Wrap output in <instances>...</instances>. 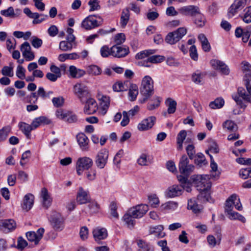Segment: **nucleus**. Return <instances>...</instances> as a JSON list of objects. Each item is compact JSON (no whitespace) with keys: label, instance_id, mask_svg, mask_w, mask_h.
Here are the masks:
<instances>
[{"label":"nucleus","instance_id":"nucleus-46","mask_svg":"<svg viewBox=\"0 0 251 251\" xmlns=\"http://www.w3.org/2000/svg\"><path fill=\"white\" fill-rule=\"evenodd\" d=\"M75 41H70V40L62 41L60 42L59 48L63 50L66 51L70 50L73 48Z\"/></svg>","mask_w":251,"mask_h":251},{"label":"nucleus","instance_id":"nucleus-40","mask_svg":"<svg viewBox=\"0 0 251 251\" xmlns=\"http://www.w3.org/2000/svg\"><path fill=\"white\" fill-rule=\"evenodd\" d=\"M129 81L125 82L124 83L122 82H117L113 85V89L116 92H121L126 91L128 88Z\"/></svg>","mask_w":251,"mask_h":251},{"label":"nucleus","instance_id":"nucleus-25","mask_svg":"<svg viewBox=\"0 0 251 251\" xmlns=\"http://www.w3.org/2000/svg\"><path fill=\"white\" fill-rule=\"evenodd\" d=\"M34 197L31 194L25 195L24 199L23 208L26 211L30 210L34 203Z\"/></svg>","mask_w":251,"mask_h":251},{"label":"nucleus","instance_id":"nucleus-12","mask_svg":"<svg viewBox=\"0 0 251 251\" xmlns=\"http://www.w3.org/2000/svg\"><path fill=\"white\" fill-rule=\"evenodd\" d=\"M148 210V205L140 204L130 208L128 211L133 217L140 218L146 213Z\"/></svg>","mask_w":251,"mask_h":251},{"label":"nucleus","instance_id":"nucleus-7","mask_svg":"<svg viewBox=\"0 0 251 251\" xmlns=\"http://www.w3.org/2000/svg\"><path fill=\"white\" fill-rule=\"evenodd\" d=\"M189 162L187 156L182 155L178 164L179 171L182 175L189 176L193 172L195 167L193 165L190 164Z\"/></svg>","mask_w":251,"mask_h":251},{"label":"nucleus","instance_id":"nucleus-5","mask_svg":"<svg viewBox=\"0 0 251 251\" xmlns=\"http://www.w3.org/2000/svg\"><path fill=\"white\" fill-rule=\"evenodd\" d=\"M209 151L214 153H217L219 152V148L216 143L215 142L211 143L209 146V150L206 151V153L209 154L210 157V167L211 168L210 176L214 179H217L219 178L221 172L218 170V165L214 161L212 156L209 154Z\"/></svg>","mask_w":251,"mask_h":251},{"label":"nucleus","instance_id":"nucleus-51","mask_svg":"<svg viewBox=\"0 0 251 251\" xmlns=\"http://www.w3.org/2000/svg\"><path fill=\"white\" fill-rule=\"evenodd\" d=\"M223 128L227 129L230 131H233L237 129L236 125L231 121L227 120L223 124Z\"/></svg>","mask_w":251,"mask_h":251},{"label":"nucleus","instance_id":"nucleus-17","mask_svg":"<svg viewBox=\"0 0 251 251\" xmlns=\"http://www.w3.org/2000/svg\"><path fill=\"white\" fill-rule=\"evenodd\" d=\"M156 117L150 116L142 120L138 126V128L140 131L147 130L151 129L156 122Z\"/></svg>","mask_w":251,"mask_h":251},{"label":"nucleus","instance_id":"nucleus-29","mask_svg":"<svg viewBox=\"0 0 251 251\" xmlns=\"http://www.w3.org/2000/svg\"><path fill=\"white\" fill-rule=\"evenodd\" d=\"M50 123V120L45 116H41L34 119L32 123L31 126L33 130L37 128L39 126L42 124L48 125Z\"/></svg>","mask_w":251,"mask_h":251},{"label":"nucleus","instance_id":"nucleus-37","mask_svg":"<svg viewBox=\"0 0 251 251\" xmlns=\"http://www.w3.org/2000/svg\"><path fill=\"white\" fill-rule=\"evenodd\" d=\"M166 104L168 107L167 112L169 114H173L176 108L177 103L176 100L169 98L166 100Z\"/></svg>","mask_w":251,"mask_h":251},{"label":"nucleus","instance_id":"nucleus-55","mask_svg":"<svg viewBox=\"0 0 251 251\" xmlns=\"http://www.w3.org/2000/svg\"><path fill=\"white\" fill-rule=\"evenodd\" d=\"M0 13L1 15L5 17L13 19V15H14V8L12 6H10L6 9L1 10Z\"/></svg>","mask_w":251,"mask_h":251},{"label":"nucleus","instance_id":"nucleus-57","mask_svg":"<svg viewBox=\"0 0 251 251\" xmlns=\"http://www.w3.org/2000/svg\"><path fill=\"white\" fill-rule=\"evenodd\" d=\"M111 48H109L107 46H102L100 50V55L102 57H107L112 55Z\"/></svg>","mask_w":251,"mask_h":251},{"label":"nucleus","instance_id":"nucleus-33","mask_svg":"<svg viewBox=\"0 0 251 251\" xmlns=\"http://www.w3.org/2000/svg\"><path fill=\"white\" fill-rule=\"evenodd\" d=\"M86 205V206H79V209H81L82 212H86L89 209L93 212H96L99 209V206L98 203L96 202L92 201L91 200L90 201V202H88Z\"/></svg>","mask_w":251,"mask_h":251},{"label":"nucleus","instance_id":"nucleus-19","mask_svg":"<svg viewBox=\"0 0 251 251\" xmlns=\"http://www.w3.org/2000/svg\"><path fill=\"white\" fill-rule=\"evenodd\" d=\"M93 237L95 240L99 244L101 240L105 239L107 236V232L104 228L97 227L93 231Z\"/></svg>","mask_w":251,"mask_h":251},{"label":"nucleus","instance_id":"nucleus-4","mask_svg":"<svg viewBox=\"0 0 251 251\" xmlns=\"http://www.w3.org/2000/svg\"><path fill=\"white\" fill-rule=\"evenodd\" d=\"M140 93L145 98L142 102H145L153 93V81L149 75L144 76L140 87Z\"/></svg>","mask_w":251,"mask_h":251},{"label":"nucleus","instance_id":"nucleus-50","mask_svg":"<svg viewBox=\"0 0 251 251\" xmlns=\"http://www.w3.org/2000/svg\"><path fill=\"white\" fill-rule=\"evenodd\" d=\"M239 176L243 179L251 177V167L241 169L239 173Z\"/></svg>","mask_w":251,"mask_h":251},{"label":"nucleus","instance_id":"nucleus-47","mask_svg":"<svg viewBox=\"0 0 251 251\" xmlns=\"http://www.w3.org/2000/svg\"><path fill=\"white\" fill-rule=\"evenodd\" d=\"M101 100L100 105L103 114H105L110 104V98L108 96H102L100 99Z\"/></svg>","mask_w":251,"mask_h":251},{"label":"nucleus","instance_id":"nucleus-43","mask_svg":"<svg viewBox=\"0 0 251 251\" xmlns=\"http://www.w3.org/2000/svg\"><path fill=\"white\" fill-rule=\"evenodd\" d=\"M186 29L183 27H180L176 30L173 32L176 42V43L179 41L186 34Z\"/></svg>","mask_w":251,"mask_h":251},{"label":"nucleus","instance_id":"nucleus-10","mask_svg":"<svg viewBox=\"0 0 251 251\" xmlns=\"http://www.w3.org/2000/svg\"><path fill=\"white\" fill-rule=\"evenodd\" d=\"M247 4V0H234L228 9L227 16L229 18L232 17L239 11L242 9Z\"/></svg>","mask_w":251,"mask_h":251},{"label":"nucleus","instance_id":"nucleus-21","mask_svg":"<svg viewBox=\"0 0 251 251\" xmlns=\"http://www.w3.org/2000/svg\"><path fill=\"white\" fill-rule=\"evenodd\" d=\"M91 200L89 191L79 187V205H86Z\"/></svg>","mask_w":251,"mask_h":251},{"label":"nucleus","instance_id":"nucleus-58","mask_svg":"<svg viewBox=\"0 0 251 251\" xmlns=\"http://www.w3.org/2000/svg\"><path fill=\"white\" fill-rule=\"evenodd\" d=\"M88 72L89 74L94 75H99L101 73L100 68L96 65H91L88 68Z\"/></svg>","mask_w":251,"mask_h":251},{"label":"nucleus","instance_id":"nucleus-11","mask_svg":"<svg viewBox=\"0 0 251 251\" xmlns=\"http://www.w3.org/2000/svg\"><path fill=\"white\" fill-rule=\"evenodd\" d=\"M102 20L98 21L95 16H90L85 18L81 23V26L87 30H90L101 25Z\"/></svg>","mask_w":251,"mask_h":251},{"label":"nucleus","instance_id":"nucleus-6","mask_svg":"<svg viewBox=\"0 0 251 251\" xmlns=\"http://www.w3.org/2000/svg\"><path fill=\"white\" fill-rule=\"evenodd\" d=\"M50 222L56 231H61L64 228V219L60 213L53 211L50 218Z\"/></svg>","mask_w":251,"mask_h":251},{"label":"nucleus","instance_id":"nucleus-41","mask_svg":"<svg viewBox=\"0 0 251 251\" xmlns=\"http://www.w3.org/2000/svg\"><path fill=\"white\" fill-rule=\"evenodd\" d=\"M225 103V101L221 98H217L215 100L211 101L209 103V107L213 109H219L222 108Z\"/></svg>","mask_w":251,"mask_h":251},{"label":"nucleus","instance_id":"nucleus-3","mask_svg":"<svg viewBox=\"0 0 251 251\" xmlns=\"http://www.w3.org/2000/svg\"><path fill=\"white\" fill-rule=\"evenodd\" d=\"M155 50H144L137 53L135 55V58L136 59H143L146 57H148L146 63H161L164 61H166L167 63H172L176 61L175 59L172 56H169L167 58L159 55H154L149 56L155 53Z\"/></svg>","mask_w":251,"mask_h":251},{"label":"nucleus","instance_id":"nucleus-39","mask_svg":"<svg viewBox=\"0 0 251 251\" xmlns=\"http://www.w3.org/2000/svg\"><path fill=\"white\" fill-rule=\"evenodd\" d=\"M135 219V218L133 217L131 215V214L129 213L128 210L123 216L124 221L125 222L127 226L130 228L133 227L135 222L134 220Z\"/></svg>","mask_w":251,"mask_h":251},{"label":"nucleus","instance_id":"nucleus-23","mask_svg":"<svg viewBox=\"0 0 251 251\" xmlns=\"http://www.w3.org/2000/svg\"><path fill=\"white\" fill-rule=\"evenodd\" d=\"M164 227L162 225H157L151 226L149 228V234L153 235L157 238H162L165 236V233L163 232Z\"/></svg>","mask_w":251,"mask_h":251},{"label":"nucleus","instance_id":"nucleus-16","mask_svg":"<svg viewBox=\"0 0 251 251\" xmlns=\"http://www.w3.org/2000/svg\"><path fill=\"white\" fill-rule=\"evenodd\" d=\"M112 56L116 57H123L127 55L129 52V48L126 47H121L114 45L111 47Z\"/></svg>","mask_w":251,"mask_h":251},{"label":"nucleus","instance_id":"nucleus-15","mask_svg":"<svg viewBox=\"0 0 251 251\" xmlns=\"http://www.w3.org/2000/svg\"><path fill=\"white\" fill-rule=\"evenodd\" d=\"M44 232V228L41 227L37 230V232L34 231L27 232L26 233V236L28 241L34 242L35 245H37L42 239Z\"/></svg>","mask_w":251,"mask_h":251},{"label":"nucleus","instance_id":"nucleus-14","mask_svg":"<svg viewBox=\"0 0 251 251\" xmlns=\"http://www.w3.org/2000/svg\"><path fill=\"white\" fill-rule=\"evenodd\" d=\"M20 50L22 53L23 56L26 61H30L34 59V54L31 51V47L27 42H25L21 45Z\"/></svg>","mask_w":251,"mask_h":251},{"label":"nucleus","instance_id":"nucleus-24","mask_svg":"<svg viewBox=\"0 0 251 251\" xmlns=\"http://www.w3.org/2000/svg\"><path fill=\"white\" fill-rule=\"evenodd\" d=\"M41 196L43 199V205L44 207L48 208L51 205L52 199L49 194L47 188L44 187L42 189Z\"/></svg>","mask_w":251,"mask_h":251},{"label":"nucleus","instance_id":"nucleus-61","mask_svg":"<svg viewBox=\"0 0 251 251\" xmlns=\"http://www.w3.org/2000/svg\"><path fill=\"white\" fill-rule=\"evenodd\" d=\"M83 97H86V100L90 98L89 90L87 87L81 86L79 84V98Z\"/></svg>","mask_w":251,"mask_h":251},{"label":"nucleus","instance_id":"nucleus-52","mask_svg":"<svg viewBox=\"0 0 251 251\" xmlns=\"http://www.w3.org/2000/svg\"><path fill=\"white\" fill-rule=\"evenodd\" d=\"M149 203L153 207H156L159 203V201L155 194H151L148 196Z\"/></svg>","mask_w":251,"mask_h":251},{"label":"nucleus","instance_id":"nucleus-1","mask_svg":"<svg viewBox=\"0 0 251 251\" xmlns=\"http://www.w3.org/2000/svg\"><path fill=\"white\" fill-rule=\"evenodd\" d=\"M242 71L244 74L243 81L248 93L244 88L239 87L238 94H233L232 98L241 108L245 109L247 107V103H251V65L244 64Z\"/></svg>","mask_w":251,"mask_h":251},{"label":"nucleus","instance_id":"nucleus-42","mask_svg":"<svg viewBox=\"0 0 251 251\" xmlns=\"http://www.w3.org/2000/svg\"><path fill=\"white\" fill-rule=\"evenodd\" d=\"M137 245L138 246V251H154L153 248L151 245L142 240L139 241L137 242Z\"/></svg>","mask_w":251,"mask_h":251},{"label":"nucleus","instance_id":"nucleus-27","mask_svg":"<svg viewBox=\"0 0 251 251\" xmlns=\"http://www.w3.org/2000/svg\"><path fill=\"white\" fill-rule=\"evenodd\" d=\"M187 207L195 213H200L203 208L202 205L198 204L194 199H190L188 201Z\"/></svg>","mask_w":251,"mask_h":251},{"label":"nucleus","instance_id":"nucleus-9","mask_svg":"<svg viewBox=\"0 0 251 251\" xmlns=\"http://www.w3.org/2000/svg\"><path fill=\"white\" fill-rule=\"evenodd\" d=\"M84 105L83 112L87 115L93 114L98 109L96 101L92 98H89L83 103Z\"/></svg>","mask_w":251,"mask_h":251},{"label":"nucleus","instance_id":"nucleus-18","mask_svg":"<svg viewBox=\"0 0 251 251\" xmlns=\"http://www.w3.org/2000/svg\"><path fill=\"white\" fill-rule=\"evenodd\" d=\"M199 8L195 5H187L180 7L178 9V12L184 16H194L199 12Z\"/></svg>","mask_w":251,"mask_h":251},{"label":"nucleus","instance_id":"nucleus-36","mask_svg":"<svg viewBox=\"0 0 251 251\" xmlns=\"http://www.w3.org/2000/svg\"><path fill=\"white\" fill-rule=\"evenodd\" d=\"M194 23L198 27H203L206 23V19L204 15L200 13V9L199 12L195 15Z\"/></svg>","mask_w":251,"mask_h":251},{"label":"nucleus","instance_id":"nucleus-32","mask_svg":"<svg viewBox=\"0 0 251 251\" xmlns=\"http://www.w3.org/2000/svg\"><path fill=\"white\" fill-rule=\"evenodd\" d=\"M129 92L128 95L131 100H134L138 94V86L135 84L131 83L130 82L128 83Z\"/></svg>","mask_w":251,"mask_h":251},{"label":"nucleus","instance_id":"nucleus-53","mask_svg":"<svg viewBox=\"0 0 251 251\" xmlns=\"http://www.w3.org/2000/svg\"><path fill=\"white\" fill-rule=\"evenodd\" d=\"M55 114L58 118L65 120L70 115V112L59 109L56 110Z\"/></svg>","mask_w":251,"mask_h":251},{"label":"nucleus","instance_id":"nucleus-28","mask_svg":"<svg viewBox=\"0 0 251 251\" xmlns=\"http://www.w3.org/2000/svg\"><path fill=\"white\" fill-rule=\"evenodd\" d=\"M19 127L20 130L24 133L27 138H30V132L33 130L31 125L27 124L24 122H20L19 124Z\"/></svg>","mask_w":251,"mask_h":251},{"label":"nucleus","instance_id":"nucleus-20","mask_svg":"<svg viewBox=\"0 0 251 251\" xmlns=\"http://www.w3.org/2000/svg\"><path fill=\"white\" fill-rule=\"evenodd\" d=\"M183 189L181 186L174 185L168 188L166 195L169 198H174L181 195Z\"/></svg>","mask_w":251,"mask_h":251},{"label":"nucleus","instance_id":"nucleus-22","mask_svg":"<svg viewBox=\"0 0 251 251\" xmlns=\"http://www.w3.org/2000/svg\"><path fill=\"white\" fill-rule=\"evenodd\" d=\"M89 139L83 133H79V148L82 151H88L90 149Z\"/></svg>","mask_w":251,"mask_h":251},{"label":"nucleus","instance_id":"nucleus-56","mask_svg":"<svg viewBox=\"0 0 251 251\" xmlns=\"http://www.w3.org/2000/svg\"><path fill=\"white\" fill-rule=\"evenodd\" d=\"M64 100V99L62 97L59 96L58 97L53 98L52 99V102L54 107L58 108L61 107L63 105Z\"/></svg>","mask_w":251,"mask_h":251},{"label":"nucleus","instance_id":"nucleus-34","mask_svg":"<svg viewBox=\"0 0 251 251\" xmlns=\"http://www.w3.org/2000/svg\"><path fill=\"white\" fill-rule=\"evenodd\" d=\"M130 17V12L128 8L123 10L120 18V24L123 27L127 25Z\"/></svg>","mask_w":251,"mask_h":251},{"label":"nucleus","instance_id":"nucleus-63","mask_svg":"<svg viewBox=\"0 0 251 251\" xmlns=\"http://www.w3.org/2000/svg\"><path fill=\"white\" fill-rule=\"evenodd\" d=\"M161 101L160 98L158 97H156L154 98V102L153 103H150L148 105V109L150 110H151L157 108L159 105Z\"/></svg>","mask_w":251,"mask_h":251},{"label":"nucleus","instance_id":"nucleus-44","mask_svg":"<svg viewBox=\"0 0 251 251\" xmlns=\"http://www.w3.org/2000/svg\"><path fill=\"white\" fill-rule=\"evenodd\" d=\"M186 29L183 27H180L176 30L173 32L176 42V43L179 41L186 34Z\"/></svg>","mask_w":251,"mask_h":251},{"label":"nucleus","instance_id":"nucleus-30","mask_svg":"<svg viewBox=\"0 0 251 251\" xmlns=\"http://www.w3.org/2000/svg\"><path fill=\"white\" fill-rule=\"evenodd\" d=\"M178 206V203L173 201H170L162 204L160 207L161 211L174 210Z\"/></svg>","mask_w":251,"mask_h":251},{"label":"nucleus","instance_id":"nucleus-8","mask_svg":"<svg viewBox=\"0 0 251 251\" xmlns=\"http://www.w3.org/2000/svg\"><path fill=\"white\" fill-rule=\"evenodd\" d=\"M109 156L108 151L105 149L100 150L96 156L95 163L97 167L103 169L106 166Z\"/></svg>","mask_w":251,"mask_h":251},{"label":"nucleus","instance_id":"nucleus-60","mask_svg":"<svg viewBox=\"0 0 251 251\" xmlns=\"http://www.w3.org/2000/svg\"><path fill=\"white\" fill-rule=\"evenodd\" d=\"M89 230L88 228L85 226L81 227L79 230V236L82 240L85 241L88 237Z\"/></svg>","mask_w":251,"mask_h":251},{"label":"nucleus","instance_id":"nucleus-64","mask_svg":"<svg viewBox=\"0 0 251 251\" xmlns=\"http://www.w3.org/2000/svg\"><path fill=\"white\" fill-rule=\"evenodd\" d=\"M25 70L21 65H18L16 71V75L20 79H24L25 78Z\"/></svg>","mask_w":251,"mask_h":251},{"label":"nucleus","instance_id":"nucleus-2","mask_svg":"<svg viewBox=\"0 0 251 251\" xmlns=\"http://www.w3.org/2000/svg\"><path fill=\"white\" fill-rule=\"evenodd\" d=\"M192 180L195 183L197 190L200 193L198 195V200L201 202L208 201L213 202L211 199L209 189L211 187V183L209 176L208 175H193Z\"/></svg>","mask_w":251,"mask_h":251},{"label":"nucleus","instance_id":"nucleus-45","mask_svg":"<svg viewBox=\"0 0 251 251\" xmlns=\"http://www.w3.org/2000/svg\"><path fill=\"white\" fill-rule=\"evenodd\" d=\"M186 137V131L184 130H181L177 136V149L180 150L182 149V144Z\"/></svg>","mask_w":251,"mask_h":251},{"label":"nucleus","instance_id":"nucleus-48","mask_svg":"<svg viewBox=\"0 0 251 251\" xmlns=\"http://www.w3.org/2000/svg\"><path fill=\"white\" fill-rule=\"evenodd\" d=\"M221 235H217V239L216 240L215 237L213 235H210L207 237V240L209 245L213 248L217 244H219L221 241Z\"/></svg>","mask_w":251,"mask_h":251},{"label":"nucleus","instance_id":"nucleus-59","mask_svg":"<svg viewBox=\"0 0 251 251\" xmlns=\"http://www.w3.org/2000/svg\"><path fill=\"white\" fill-rule=\"evenodd\" d=\"M251 35V25L247 26L246 28H244V31L242 35V41L244 43H246L248 41Z\"/></svg>","mask_w":251,"mask_h":251},{"label":"nucleus","instance_id":"nucleus-26","mask_svg":"<svg viewBox=\"0 0 251 251\" xmlns=\"http://www.w3.org/2000/svg\"><path fill=\"white\" fill-rule=\"evenodd\" d=\"M92 159L88 157H83L79 158V171L81 170H88L93 165Z\"/></svg>","mask_w":251,"mask_h":251},{"label":"nucleus","instance_id":"nucleus-38","mask_svg":"<svg viewBox=\"0 0 251 251\" xmlns=\"http://www.w3.org/2000/svg\"><path fill=\"white\" fill-rule=\"evenodd\" d=\"M237 195L233 194L230 196L226 201L225 211L227 212L233 209L234 203L236 202Z\"/></svg>","mask_w":251,"mask_h":251},{"label":"nucleus","instance_id":"nucleus-31","mask_svg":"<svg viewBox=\"0 0 251 251\" xmlns=\"http://www.w3.org/2000/svg\"><path fill=\"white\" fill-rule=\"evenodd\" d=\"M212 67L222 75H228L230 72L229 67L226 64H212Z\"/></svg>","mask_w":251,"mask_h":251},{"label":"nucleus","instance_id":"nucleus-49","mask_svg":"<svg viewBox=\"0 0 251 251\" xmlns=\"http://www.w3.org/2000/svg\"><path fill=\"white\" fill-rule=\"evenodd\" d=\"M13 69L14 67L12 65L4 66L1 71V74L4 76L12 77L14 75Z\"/></svg>","mask_w":251,"mask_h":251},{"label":"nucleus","instance_id":"nucleus-35","mask_svg":"<svg viewBox=\"0 0 251 251\" xmlns=\"http://www.w3.org/2000/svg\"><path fill=\"white\" fill-rule=\"evenodd\" d=\"M228 218L231 220H239L244 223L246 222V219L242 215L232 210L226 212Z\"/></svg>","mask_w":251,"mask_h":251},{"label":"nucleus","instance_id":"nucleus-13","mask_svg":"<svg viewBox=\"0 0 251 251\" xmlns=\"http://www.w3.org/2000/svg\"><path fill=\"white\" fill-rule=\"evenodd\" d=\"M16 224L13 219L0 220V230L4 233H8L14 230Z\"/></svg>","mask_w":251,"mask_h":251},{"label":"nucleus","instance_id":"nucleus-62","mask_svg":"<svg viewBox=\"0 0 251 251\" xmlns=\"http://www.w3.org/2000/svg\"><path fill=\"white\" fill-rule=\"evenodd\" d=\"M31 156V152L30 151L28 150L24 152L21 158V160L20 161V165L22 166H24L25 164L27 162V159Z\"/></svg>","mask_w":251,"mask_h":251},{"label":"nucleus","instance_id":"nucleus-54","mask_svg":"<svg viewBox=\"0 0 251 251\" xmlns=\"http://www.w3.org/2000/svg\"><path fill=\"white\" fill-rule=\"evenodd\" d=\"M11 128L9 126H5L0 129V142L5 140L7 137Z\"/></svg>","mask_w":251,"mask_h":251}]
</instances>
